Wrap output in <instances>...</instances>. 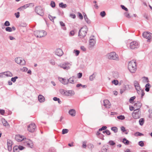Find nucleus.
<instances>
[{
    "label": "nucleus",
    "mask_w": 152,
    "mask_h": 152,
    "mask_svg": "<svg viewBox=\"0 0 152 152\" xmlns=\"http://www.w3.org/2000/svg\"><path fill=\"white\" fill-rule=\"evenodd\" d=\"M128 68L131 73H134L136 72L137 70V65L135 60H132L129 62L128 65Z\"/></svg>",
    "instance_id": "nucleus-1"
},
{
    "label": "nucleus",
    "mask_w": 152,
    "mask_h": 152,
    "mask_svg": "<svg viewBox=\"0 0 152 152\" xmlns=\"http://www.w3.org/2000/svg\"><path fill=\"white\" fill-rule=\"evenodd\" d=\"M134 85L137 93L139 95H141V97L142 98L145 95V93L143 90L141 89L139 82L135 80L134 82Z\"/></svg>",
    "instance_id": "nucleus-2"
},
{
    "label": "nucleus",
    "mask_w": 152,
    "mask_h": 152,
    "mask_svg": "<svg viewBox=\"0 0 152 152\" xmlns=\"http://www.w3.org/2000/svg\"><path fill=\"white\" fill-rule=\"evenodd\" d=\"M88 31V28L86 26L82 27L79 31L78 36L81 38H83L86 36Z\"/></svg>",
    "instance_id": "nucleus-3"
},
{
    "label": "nucleus",
    "mask_w": 152,
    "mask_h": 152,
    "mask_svg": "<svg viewBox=\"0 0 152 152\" xmlns=\"http://www.w3.org/2000/svg\"><path fill=\"white\" fill-rule=\"evenodd\" d=\"M108 58L109 59L119 61V58L118 55L114 52H112L107 54Z\"/></svg>",
    "instance_id": "nucleus-4"
},
{
    "label": "nucleus",
    "mask_w": 152,
    "mask_h": 152,
    "mask_svg": "<svg viewBox=\"0 0 152 152\" xmlns=\"http://www.w3.org/2000/svg\"><path fill=\"white\" fill-rule=\"evenodd\" d=\"M34 34L37 37L40 38L45 36L47 34V33L44 30L36 31H34Z\"/></svg>",
    "instance_id": "nucleus-5"
},
{
    "label": "nucleus",
    "mask_w": 152,
    "mask_h": 152,
    "mask_svg": "<svg viewBox=\"0 0 152 152\" xmlns=\"http://www.w3.org/2000/svg\"><path fill=\"white\" fill-rule=\"evenodd\" d=\"M133 117L134 119H137L140 117L141 115V111L137 109L134 110L132 114Z\"/></svg>",
    "instance_id": "nucleus-6"
},
{
    "label": "nucleus",
    "mask_w": 152,
    "mask_h": 152,
    "mask_svg": "<svg viewBox=\"0 0 152 152\" xmlns=\"http://www.w3.org/2000/svg\"><path fill=\"white\" fill-rule=\"evenodd\" d=\"M35 12L38 15L43 16L44 15V11L43 9L40 6H37L35 7Z\"/></svg>",
    "instance_id": "nucleus-7"
},
{
    "label": "nucleus",
    "mask_w": 152,
    "mask_h": 152,
    "mask_svg": "<svg viewBox=\"0 0 152 152\" xmlns=\"http://www.w3.org/2000/svg\"><path fill=\"white\" fill-rule=\"evenodd\" d=\"M129 47L131 49L138 48L139 47V43L136 41H132L130 43Z\"/></svg>",
    "instance_id": "nucleus-8"
},
{
    "label": "nucleus",
    "mask_w": 152,
    "mask_h": 152,
    "mask_svg": "<svg viewBox=\"0 0 152 152\" xmlns=\"http://www.w3.org/2000/svg\"><path fill=\"white\" fill-rule=\"evenodd\" d=\"M143 37L147 39L148 42L150 41V39L152 38V34L148 32H145L142 34Z\"/></svg>",
    "instance_id": "nucleus-9"
},
{
    "label": "nucleus",
    "mask_w": 152,
    "mask_h": 152,
    "mask_svg": "<svg viewBox=\"0 0 152 152\" xmlns=\"http://www.w3.org/2000/svg\"><path fill=\"white\" fill-rule=\"evenodd\" d=\"M89 47L92 48L96 43L95 38L94 36H91L89 40Z\"/></svg>",
    "instance_id": "nucleus-10"
},
{
    "label": "nucleus",
    "mask_w": 152,
    "mask_h": 152,
    "mask_svg": "<svg viewBox=\"0 0 152 152\" xmlns=\"http://www.w3.org/2000/svg\"><path fill=\"white\" fill-rule=\"evenodd\" d=\"M58 66L64 69L68 70L70 68L71 64L68 63H64L62 64L58 65Z\"/></svg>",
    "instance_id": "nucleus-11"
},
{
    "label": "nucleus",
    "mask_w": 152,
    "mask_h": 152,
    "mask_svg": "<svg viewBox=\"0 0 152 152\" xmlns=\"http://www.w3.org/2000/svg\"><path fill=\"white\" fill-rule=\"evenodd\" d=\"M15 62L18 64H19L21 65H24L26 64V61L25 60L21 59L20 57H18L15 58Z\"/></svg>",
    "instance_id": "nucleus-12"
},
{
    "label": "nucleus",
    "mask_w": 152,
    "mask_h": 152,
    "mask_svg": "<svg viewBox=\"0 0 152 152\" xmlns=\"http://www.w3.org/2000/svg\"><path fill=\"white\" fill-rule=\"evenodd\" d=\"M36 127L35 124L31 123L28 126V130L31 132H34L36 129Z\"/></svg>",
    "instance_id": "nucleus-13"
},
{
    "label": "nucleus",
    "mask_w": 152,
    "mask_h": 152,
    "mask_svg": "<svg viewBox=\"0 0 152 152\" xmlns=\"http://www.w3.org/2000/svg\"><path fill=\"white\" fill-rule=\"evenodd\" d=\"M103 105L107 108H109L110 107V104L108 100H104L103 101Z\"/></svg>",
    "instance_id": "nucleus-14"
},
{
    "label": "nucleus",
    "mask_w": 152,
    "mask_h": 152,
    "mask_svg": "<svg viewBox=\"0 0 152 152\" xmlns=\"http://www.w3.org/2000/svg\"><path fill=\"white\" fill-rule=\"evenodd\" d=\"M55 54L58 56H61L63 54L62 50L60 48L57 49L55 51Z\"/></svg>",
    "instance_id": "nucleus-15"
},
{
    "label": "nucleus",
    "mask_w": 152,
    "mask_h": 152,
    "mask_svg": "<svg viewBox=\"0 0 152 152\" xmlns=\"http://www.w3.org/2000/svg\"><path fill=\"white\" fill-rule=\"evenodd\" d=\"M75 94L74 91H66L65 95L67 96H71L74 95Z\"/></svg>",
    "instance_id": "nucleus-16"
},
{
    "label": "nucleus",
    "mask_w": 152,
    "mask_h": 152,
    "mask_svg": "<svg viewBox=\"0 0 152 152\" xmlns=\"http://www.w3.org/2000/svg\"><path fill=\"white\" fill-rule=\"evenodd\" d=\"M59 81L64 85H66L68 83V80H66L65 78L59 77Z\"/></svg>",
    "instance_id": "nucleus-17"
},
{
    "label": "nucleus",
    "mask_w": 152,
    "mask_h": 152,
    "mask_svg": "<svg viewBox=\"0 0 152 152\" xmlns=\"http://www.w3.org/2000/svg\"><path fill=\"white\" fill-rule=\"evenodd\" d=\"M26 145L28 147L32 148L33 147L34 144L32 141L28 140L26 141Z\"/></svg>",
    "instance_id": "nucleus-18"
},
{
    "label": "nucleus",
    "mask_w": 152,
    "mask_h": 152,
    "mask_svg": "<svg viewBox=\"0 0 152 152\" xmlns=\"http://www.w3.org/2000/svg\"><path fill=\"white\" fill-rule=\"evenodd\" d=\"M38 99L39 101L40 102H42L45 101V98L44 96L42 95H39L38 96Z\"/></svg>",
    "instance_id": "nucleus-19"
},
{
    "label": "nucleus",
    "mask_w": 152,
    "mask_h": 152,
    "mask_svg": "<svg viewBox=\"0 0 152 152\" xmlns=\"http://www.w3.org/2000/svg\"><path fill=\"white\" fill-rule=\"evenodd\" d=\"M34 6V4L32 3H31L26 4L22 6L24 10L26 8H27L29 7L30 6H31L33 7Z\"/></svg>",
    "instance_id": "nucleus-20"
},
{
    "label": "nucleus",
    "mask_w": 152,
    "mask_h": 152,
    "mask_svg": "<svg viewBox=\"0 0 152 152\" xmlns=\"http://www.w3.org/2000/svg\"><path fill=\"white\" fill-rule=\"evenodd\" d=\"M69 113L72 116H74L76 115V112L75 110L72 109L69 111Z\"/></svg>",
    "instance_id": "nucleus-21"
},
{
    "label": "nucleus",
    "mask_w": 152,
    "mask_h": 152,
    "mask_svg": "<svg viewBox=\"0 0 152 152\" xmlns=\"http://www.w3.org/2000/svg\"><path fill=\"white\" fill-rule=\"evenodd\" d=\"M15 138L16 140L18 142L21 141L24 139V138L22 136H21L19 135L16 136Z\"/></svg>",
    "instance_id": "nucleus-22"
},
{
    "label": "nucleus",
    "mask_w": 152,
    "mask_h": 152,
    "mask_svg": "<svg viewBox=\"0 0 152 152\" xmlns=\"http://www.w3.org/2000/svg\"><path fill=\"white\" fill-rule=\"evenodd\" d=\"M142 106V104L139 102H137V103L134 104V106L135 107H137L136 109L139 110L140 108Z\"/></svg>",
    "instance_id": "nucleus-23"
},
{
    "label": "nucleus",
    "mask_w": 152,
    "mask_h": 152,
    "mask_svg": "<svg viewBox=\"0 0 152 152\" xmlns=\"http://www.w3.org/2000/svg\"><path fill=\"white\" fill-rule=\"evenodd\" d=\"M75 78V77L73 76L72 77L69 78V79H68V83L74 84V79Z\"/></svg>",
    "instance_id": "nucleus-24"
},
{
    "label": "nucleus",
    "mask_w": 152,
    "mask_h": 152,
    "mask_svg": "<svg viewBox=\"0 0 152 152\" xmlns=\"http://www.w3.org/2000/svg\"><path fill=\"white\" fill-rule=\"evenodd\" d=\"M4 75L7 77H12L13 76L12 73L9 71L4 72Z\"/></svg>",
    "instance_id": "nucleus-25"
},
{
    "label": "nucleus",
    "mask_w": 152,
    "mask_h": 152,
    "mask_svg": "<svg viewBox=\"0 0 152 152\" xmlns=\"http://www.w3.org/2000/svg\"><path fill=\"white\" fill-rule=\"evenodd\" d=\"M151 85L149 83L147 84L145 86V90L147 92H148L149 91V89Z\"/></svg>",
    "instance_id": "nucleus-26"
},
{
    "label": "nucleus",
    "mask_w": 152,
    "mask_h": 152,
    "mask_svg": "<svg viewBox=\"0 0 152 152\" xmlns=\"http://www.w3.org/2000/svg\"><path fill=\"white\" fill-rule=\"evenodd\" d=\"M67 6V5L66 4H64L63 2H61L59 4V7L62 8H66Z\"/></svg>",
    "instance_id": "nucleus-27"
},
{
    "label": "nucleus",
    "mask_w": 152,
    "mask_h": 152,
    "mask_svg": "<svg viewBox=\"0 0 152 152\" xmlns=\"http://www.w3.org/2000/svg\"><path fill=\"white\" fill-rule=\"evenodd\" d=\"M2 122L4 126H9L7 122L3 118L1 119Z\"/></svg>",
    "instance_id": "nucleus-28"
},
{
    "label": "nucleus",
    "mask_w": 152,
    "mask_h": 152,
    "mask_svg": "<svg viewBox=\"0 0 152 152\" xmlns=\"http://www.w3.org/2000/svg\"><path fill=\"white\" fill-rule=\"evenodd\" d=\"M144 119L143 118H140L139 120V124L141 126L143 125L144 123Z\"/></svg>",
    "instance_id": "nucleus-29"
},
{
    "label": "nucleus",
    "mask_w": 152,
    "mask_h": 152,
    "mask_svg": "<svg viewBox=\"0 0 152 152\" xmlns=\"http://www.w3.org/2000/svg\"><path fill=\"white\" fill-rule=\"evenodd\" d=\"M7 146H12L13 144V142L12 140H7Z\"/></svg>",
    "instance_id": "nucleus-30"
},
{
    "label": "nucleus",
    "mask_w": 152,
    "mask_h": 152,
    "mask_svg": "<svg viewBox=\"0 0 152 152\" xmlns=\"http://www.w3.org/2000/svg\"><path fill=\"white\" fill-rule=\"evenodd\" d=\"M123 142L125 145H128L129 144V141L125 138L123 139Z\"/></svg>",
    "instance_id": "nucleus-31"
},
{
    "label": "nucleus",
    "mask_w": 152,
    "mask_h": 152,
    "mask_svg": "<svg viewBox=\"0 0 152 152\" xmlns=\"http://www.w3.org/2000/svg\"><path fill=\"white\" fill-rule=\"evenodd\" d=\"M113 76L115 78H118L119 77V75L118 72H114L113 74Z\"/></svg>",
    "instance_id": "nucleus-32"
},
{
    "label": "nucleus",
    "mask_w": 152,
    "mask_h": 152,
    "mask_svg": "<svg viewBox=\"0 0 152 152\" xmlns=\"http://www.w3.org/2000/svg\"><path fill=\"white\" fill-rule=\"evenodd\" d=\"M111 130L114 131L115 133L118 132V128L116 127H113L111 128Z\"/></svg>",
    "instance_id": "nucleus-33"
},
{
    "label": "nucleus",
    "mask_w": 152,
    "mask_h": 152,
    "mask_svg": "<svg viewBox=\"0 0 152 152\" xmlns=\"http://www.w3.org/2000/svg\"><path fill=\"white\" fill-rule=\"evenodd\" d=\"M95 75L94 73H93L92 75H91L89 77V80L91 81H92L94 78H95Z\"/></svg>",
    "instance_id": "nucleus-34"
},
{
    "label": "nucleus",
    "mask_w": 152,
    "mask_h": 152,
    "mask_svg": "<svg viewBox=\"0 0 152 152\" xmlns=\"http://www.w3.org/2000/svg\"><path fill=\"white\" fill-rule=\"evenodd\" d=\"M48 18L51 21L53 22H54V19L56 18V17H53L50 15H48Z\"/></svg>",
    "instance_id": "nucleus-35"
},
{
    "label": "nucleus",
    "mask_w": 152,
    "mask_h": 152,
    "mask_svg": "<svg viewBox=\"0 0 152 152\" xmlns=\"http://www.w3.org/2000/svg\"><path fill=\"white\" fill-rule=\"evenodd\" d=\"M134 135L136 136H141L143 135V134L139 132H137L135 133Z\"/></svg>",
    "instance_id": "nucleus-36"
},
{
    "label": "nucleus",
    "mask_w": 152,
    "mask_h": 152,
    "mask_svg": "<svg viewBox=\"0 0 152 152\" xmlns=\"http://www.w3.org/2000/svg\"><path fill=\"white\" fill-rule=\"evenodd\" d=\"M14 152H19V150L17 148V146H15L13 148Z\"/></svg>",
    "instance_id": "nucleus-37"
},
{
    "label": "nucleus",
    "mask_w": 152,
    "mask_h": 152,
    "mask_svg": "<svg viewBox=\"0 0 152 152\" xmlns=\"http://www.w3.org/2000/svg\"><path fill=\"white\" fill-rule=\"evenodd\" d=\"M50 5L52 8L55 7L56 6L55 2L53 1H51L50 2Z\"/></svg>",
    "instance_id": "nucleus-38"
},
{
    "label": "nucleus",
    "mask_w": 152,
    "mask_h": 152,
    "mask_svg": "<svg viewBox=\"0 0 152 152\" xmlns=\"http://www.w3.org/2000/svg\"><path fill=\"white\" fill-rule=\"evenodd\" d=\"M103 133H106L108 135H110V131L108 129L103 131Z\"/></svg>",
    "instance_id": "nucleus-39"
},
{
    "label": "nucleus",
    "mask_w": 152,
    "mask_h": 152,
    "mask_svg": "<svg viewBox=\"0 0 152 152\" xmlns=\"http://www.w3.org/2000/svg\"><path fill=\"white\" fill-rule=\"evenodd\" d=\"M73 52L75 54V55L77 56L79 55L80 52L78 50H74Z\"/></svg>",
    "instance_id": "nucleus-40"
},
{
    "label": "nucleus",
    "mask_w": 152,
    "mask_h": 152,
    "mask_svg": "<svg viewBox=\"0 0 152 152\" xmlns=\"http://www.w3.org/2000/svg\"><path fill=\"white\" fill-rule=\"evenodd\" d=\"M86 143L87 142L86 141H83L82 143V147L83 148H86Z\"/></svg>",
    "instance_id": "nucleus-41"
},
{
    "label": "nucleus",
    "mask_w": 152,
    "mask_h": 152,
    "mask_svg": "<svg viewBox=\"0 0 152 152\" xmlns=\"http://www.w3.org/2000/svg\"><path fill=\"white\" fill-rule=\"evenodd\" d=\"M135 98L136 96H132L130 98L129 100V102L130 103H132L133 102L134 100L135 99Z\"/></svg>",
    "instance_id": "nucleus-42"
},
{
    "label": "nucleus",
    "mask_w": 152,
    "mask_h": 152,
    "mask_svg": "<svg viewBox=\"0 0 152 152\" xmlns=\"http://www.w3.org/2000/svg\"><path fill=\"white\" fill-rule=\"evenodd\" d=\"M117 118L120 120H123L125 119V117L124 115H121L117 116Z\"/></svg>",
    "instance_id": "nucleus-43"
},
{
    "label": "nucleus",
    "mask_w": 152,
    "mask_h": 152,
    "mask_svg": "<svg viewBox=\"0 0 152 152\" xmlns=\"http://www.w3.org/2000/svg\"><path fill=\"white\" fill-rule=\"evenodd\" d=\"M66 91L64 90V89H61L60 90V93L63 95H65V93H66Z\"/></svg>",
    "instance_id": "nucleus-44"
},
{
    "label": "nucleus",
    "mask_w": 152,
    "mask_h": 152,
    "mask_svg": "<svg viewBox=\"0 0 152 152\" xmlns=\"http://www.w3.org/2000/svg\"><path fill=\"white\" fill-rule=\"evenodd\" d=\"M112 83L115 85H117L118 83V81L117 80H114L112 81Z\"/></svg>",
    "instance_id": "nucleus-45"
},
{
    "label": "nucleus",
    "mask_w": 152,
    "mask_h": 152,
    "mask_svg": "<svg viewBox=\"0 0 152 152\" xmlns=\"http://www.w3.org/2000/svg\"><path fill=\"white\" fill-rule=\"evenodd\" d=\"M87 147L89 149H92L94 148V145L90 143L88 144Z\"/></svg>",
    "instance_id": "nucleus-46"
},
{
    "label": "nucleus",
    "mask_w": 152,
    "mask_h": 152,
    "mask_svg": "<svg viewBox=\"0 0 152 152\" xmlns=\"http://www.w3.org/2000/svg\"><path fill=\"white\" fill-rule=\"evenodd\" d=\"M6 30L8 32H11L12 31V28L10 27H7L5 28Z\"/></svg>",
    "instance_id": "nucleus-47"
},
{
    "label": "nucleus",
    "mask_w": 152,
    "mask_h": 152,
    "mask_svg": "<svg viewBox=\"0 0 152 152\" xmlns=\"http://www.w3.org/2000/svg\"><path fill=\"white\" fill-rule=\"evenodd\" d=\"M68 132V130L66 129H64L62 130V134H64L67 133Z\"/></svg>",
    "instance_id": "nucleus-48"
},
{
    "label": "nucleus",
    "mask_w": 152,
    "mask_h": 152,
    "mask_svg": "<svg viewBox=\"0 0 152 152\" xmlns=\"http://www.w3.org/2000/svg\"><path fill=\"white\" fill-rule=\"evenodd\" d=\"M17 148H18L19 150H22L25 148L24 147L21 145H19L17 146Z\"/></svg>",
    "instance_id": "nucleus-49"
},
{
    "label": "nucleus",
    "mask_w": 152,
    "mask_h": 152,
    "mask_svg": "<svg viewBox=\"0 0 152 152\" xmlns=\"http://www.w3.org/2000/svg\"><path fill=\"white\" fill-rule=\"evenodd\" d=\"M18 78V77L17 76H15L14 77H12L11 79V80L13 83H14L15 82L16 79Z\"/></svg>",
    "instance_id": "nucleus-50"
},
{
    "label": "nucleus",
    "mask_w": 152,
    "mask_h": 152,
    "mask_svg": "<svg viewBox=\"0 0 152 152\" xmlns=\"http://www.w3.org/2000/svg\"><path fill=\"white\" fill-rule=\"evenodd\" d=\"M100 15L102 17H104L106 15L105 11H103L101 12L100 13Z\"/></svg>",
    "instance_id": "nucleus-51"
},
{
    "label": "nucleus",
    "mask_w": 152,
    "mask_h": 152,
    "mask_svg": "<svg viewBox=\"0 0 152 152\" xmlns=\"http://www.w3.org/2000/svg\"><path fill=\"white\" fill-rule=\"evenodd\" d=\"M4 25L6 26H10V24L9 22L8 21H5L4 23Z\"/></svg>",
    "instance_id": "nucleus-52"
},
{
    "label": "nucleus",
    "mask_w": 152,
    "mask_h": 152,
    "mask_svg": "<svg viewBox=\"0 0 152 152\" xmlns=\"http://www.w3.org/2000/svg\"><path fill=\"white\" fill-rule=\"evenodd\" d=\"M138 145L141 147L144 146V144L143 141H140L138 142Z\"/></svg>",
    "instance_id": "nucleus-53"
},
{
    "label": "nucleus",
    "mask_w": 152,
    "mask_h": 152,
    "mask_svg": "<svg viewBox=\"0 0 152 152\" xmlns=\"http://www.w3.org/2000/svg\"><path fill=\"white\" fill-rule=\"evenodd\" d=\"M109 144L111 145H113L115 144V143L112 140H110L109 142Z\"/></svg>",
    "instance_id": "nucleus-54"
},
{
    "label": "nucleus",
    "mask_w": 152,
    "mask_h": 152,
    "mask_svg": "<svg viewBox=\"0 0 152 152\" xmlns=\"http://www.w3.org/2000/svg\"><path fill=\"white\" fill-rule=\"evenodd\" d=\"M21 70L23 72H26L28 70V68L26 67H24L21 69Z\"/></svg>",
    "instance_id": "nucleus-55"
},
{
    "label": "nucleus",
    "mask_w": 152,
    "mask_h": 152,
    "mask_svg": "<svg viewBox=\"0 0 152 152\" xmlns=\"http://www.w3.org/2000/svg\"><path fill=\"white\" fill-rule=\"evenodd\" d=\"M78 17L79 18L81 19H82L83 17L82 14L79 12H78Z\"/></svg>",
    "instance_id": "nucleus-56"
},
{
    "label": "nucleus",
    "mask_w": 152,
    "mask_h": 152,
    "mask_svg": "<svg viewBox=\"0 0 152 152\" xmlns=\"http://www.w3.org/2000/svg\"><path fill=\"white\" fill-rule=\"evenodd\" d=\"M69 16L73 18H75L76 17L75 15L73 13L70 14Z\"/></svg>",
    "instance_id": "nucleus-57"
},
{
    "label": "nucleus",
    "mask_w": 152,
    "mask_h": 152,
    "mask_svg": "<svg viewBox=\"0 0 152 152\" xmlns=\"http://www.w3.org/2000/svg\"><path fill=\"white\" fill-rule=\"evenodd\" d=\"M19 12H18L17 13H15V16L16 18H18L20 16Z\"/></svg>",
    "instance_id": "nucleus-58"
},
{
    "label": "nucleus",
    "mask_w": 152,
    "mask_h": 152,
    "mask_svg": "<svg viewBox=\"0 0 152 152\" xmlns=\"http://www.w3.org/2000/svg\"><path fill=\"white\" fill-rule=\"evenodd\" d=\"M121 7L123 9L125 10L126 11H128V9L127 8L125 7L124 5H121Z\"/></svg>",
    "instance_id": "nucleus-59"
},
{
    "label": "nucleus",
    "mask_w": 152,
    "mask_h": 152,
    "mask_svg": "<svg viewBox=\"0 0 152 152\" xmlns=\"http://www.w3.org/2000/svg\"><path fill=\"white\" fill-rule=\"evenodd\" d=\"M121 130L123 132H124L126 131L125 128L124 126H122L121 128Z\"/></svg>",
    "instance_id": "nucleus-60"
},
{
    "label": "nucleus",
    "mask_w": 152,
    "mask_h": 152,
    "mask_svg": "<svg viewBox=\"0 0 152 152\" xmlns=\"http://www.w3.org/2000/svg\"><path fill=\"white\" fill-rule=\"evenodd\" d=\"M125 16H126L127 18H130L131 17L129 14L127 13H125Z\"/></svg>",
    "instance_id": "nucleus-61"
},
{
    "label": "nucleus",
    "mask_w": 152,
    "mask_h": 152,
    "mask_svg": "<svg viewBox=\"0 0 152 152\" xmlns=\"http://www.w3.org/2000/svg\"><path fill=\"white\" fill-rule=\"evenodd\" d=\"M82 76V73H79L77 74L78 77L79 78H80Z\"/></svg>",
    "instance_id": "nucleus-62"
},
{
    "label": "nucleus",
    "mask_w": 152,
    "mask_h": 152,
    "mask_svg": "<svg viewBox=\"0 0 152 152\" xmlns=\"http://www.w3.org/2000/svg\"><path fill=\"white\" fill-rule=\"evenodd\" d=\"M8 150L9 151H10L12 149V146H7Z\"/></svg>",
    "instance_id": "nucleus-63"
},
{
    "label": "nucleus",
    "mask_w": 152,
    "mask_h": 152,
    "mask_svg": "<svg viewBox=\"0 0 152 152\" xmlns=\"http://www.w3.org/2000/svg\"><path fill=\"white\" fill-rule=\"evenodd\" d=\"M107 149L106 148H104V147H102V152H107Z\"/></svg>",
    "instance_id": "nucleus-64"
}]
</instances>
